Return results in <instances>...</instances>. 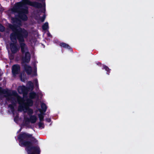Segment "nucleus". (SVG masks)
Instances as JSON below:
<instances>
[{
  "label": "nucleus",
  "mask_w": 154,
  "mask_h": 154,
  "mask_svg": "<svg viewBox=\"0 0 154 154\" xmlns=\"http://www.w3.org/2000/svg\"><path fill=\"white\" fill-rule=\"evenodd\" d=\"M19 145L21 147H25L28 154H40L41 150L37 145L38 141L32 134L22 132L17 136Z\"/></svg>",
  "instance_id": "obj_1"
},
{
  "label": "nucleus",
  "mask_w": 154,
  "mask_h": 154,
  "mask_svg": "<svg viewBox=\"0 0 154 154\" xmlns=\"http://www.w3.org/2000/svg\"><path fill=\"white\" fill-rule=\"evenodd\" d=\"M24 68L27 75L31 74L32 72V68L30 66L26 64L24 65Z\"/></svg>",
  "instance_id": "obj_10"
},
{
  "label": "nucleus",
  "mask_w": 154,
  "mask_h": 154,
  "mask_svg": "<svg viewBox=\"0 0 154 154\" xmlns=\"http://www.w3.org/2000/svg\"><path fill=\"white\" fill-rule=\"evenodd\" d=\"M21 130H22V128H20L19 130V131H18V132H20V131H21Z\"/></svg>",
  "instance_id": "obj_36"
},
{
  "label": "nucleus",
  "mask_w": 154,
  "mask_h": 154,
  "mask_svg": "<svg viewBox=\"0 0 154 154\" xmlns=\"http://www.w3.org/2000/svg\"><path fill=\"white\" fill-rule=\"evenodd\" d=\"M24 56L22 57V63H29L30 60L31 55L29 51H26L25 53Z\"/></svg>",
  "instance_id": "obj_7"
},
{
  "label": "nucleus",
  "mask_w": 154,
  "mask_h": 154,
  "mask_svg": "<svg viewBox=\"0 0 154 154\" xmlns=\"http://www.w3.org/2000/svg\"><path fill=\"white\" fill-rule=\"evenodd\" d=\"M37 96V94L35 92L33 91L29 93V98L32 100L35 98Z\"/></svg>",
  "instance_id": "obj_15"
},
{
  "label": "nucleus",
  "mask_w": 154,
  "mask_h": 154,
  "mask_svg": "<svg viewBox=\"0 0 154 154\" xmlns=\"http://www.w3.org/2000/svg\"><path fill=\"white\" fill-rule=\"evenodd\" d=\"M28 111V113L29 115L30 116L32 115L33 113V110L30 108H29V107L27 108V109H26Z\"/></svg>",
  "instance_id": "obj_22"
},
{
  "label": "nucleus",
  "mask_w": 154,
  "mask_h": 154,
  "mask_svg": "<svg viewBox=\"0 0 154 154\" xmlns=\"http://www.w3.org/2000/svg\"><path fill=\"white\" fill-rule=\"evenodd\" d=\"M37 119V118L35 116L31 115L29 118H27L25 119V124L26 125H28L30 122L31 123H35L36 122Z\"/></svg>",
  "instance_id": "obj_9"
},
{
  "label": "nucleus",
  "mask_w": 154,
  "mask_h": 154,
  "mask_svg": "<svg viewBox=\"0 0 154 154\" xmlns=\"http://www.w3.org/2000/svg\"><path fill=\"white\" fill-rule=\"evenodd\" d=\"M48 36L50 37H52V35L50 33H48Z\"/></svg>",
  "instance_id": "obj_33"
},
{
  "label": "nucleus",
  "mask_w": 154,
  "mask_h": 154,
  "mask_svg": "<svg viewBox=\"0 0 154 154\" xmlns=\"http://www.w3.org/2000/svg\"><path fill=\"white\" fill-rule=\"evenodd\" d=\"M44 6H45V3H44Z\"/></svg>",
  "instance_id": "obj_38"
},
{
  "label": "nucleus",
  "mask_w": 154,
  "mask_h": 154,
  "mask_svg": "<svg viewBox=\"0 0 154 154\" xmlns=\"http://www.w3.org/2000/svg\"><path fill=\"white\" fill-rule=\"evenodd\" d=\"M41 107L42 109V111L45 112L47 109V107L46 105L44 103H42L41 105Z\"/></svg>",
  "instance_id": "obj_17"
},
{
  "label": "nucleus",
  "mask_w": 154,
  "mask_h": 154,
  "mask_svg": "<svg viewBox=\"0 0 154 154\" xmlns=\"http://www.w3.org/2000/svg\"><path fill=\"white\" fill-rule=\"evenodd\" d=\"M46 121L48 122H51V119L50 118H46L45 119Z\"/></svg>",
  "instance_id": "obj_30"
},
{
  "label": "nucleus",
  "mask_w": 154,
  "mask_h": 154,
  "mask_svg": "<svg viewBox=\"0 0 154 154\" xmlns=\"http://www.w3.org/2000/svg\"><path fill=\"white\" fill-rule=\"evenodd\" d=\"M27 14H18V17L21 20L23 21H26L28 19V17L26 15Z\"/></svg>",
  "instance_id": "obj_12"
},
{
  "label": "nucleus",
  "mask_w": 154,
  "mask_h": 154,
  "mask_svg": "<svg viewBox=\"0 0 154 154\" xmlns=\"http://www.w3.org/2000/svg\"><path fill=\"white\" fill-rule=\"evenodd\" d=\"M0 93L6 94L8 96L13 95V96H16L17 95V93L16 91H12V93H11L8 90L3 89L1 87H0Z\"/></svg>",
  "instance_id": "obj_8"
},
{
  "label": "nucleus",
  "mask_w": 154,
  "mask_h": 154,
  "mask_svg": "<svg viewBox=\"0 0 154 154\" xmlns=\"http://www.w3.org/2000/svg\"><path fill=\"white\" fill-rule=\"evenodd\" d=\"M42 29L44 30H46L48 28V22L45 23L42 26Z\"/></svg>",
  "instance_id": "obj_18"
},
{
  "label": "nucleus",
  "mask_w": 154,
  "mask_h": 154,
  "mask_svg": "<svg viewBox=\"0 0 154 154\" xmlns=\"http://www.w3.org/2000/svg\"><path fill=\"white\" fill-rule=\"evenodd\" d=\"M20 89L22 93L23 94H27L28 91V89L27 87L23 85L21 87Z\"/></svg>",
  "instance_id": "obj_13"
},
{
  "label": "nucleus",
  "mask_w": 154,
  "mask_h": 154,
  "mask_svg": "<svg viewBox=\"0 0 154 154\" xmlns=\"http://www.w3.org/2000/svg\"><path fill=\"white\" fill-rule=\"evenodd\" d=\"M28 32L24 28H21L20 34L18 37V40L19 43L21 51L22 54H24L26 51H28V49L24 42L25 38H27Z\"/></svg>",
  "instance_id": "obj_4"
},
{
  "label": "nucleus",
  "mask_w": 154,
  "mask_h": 154,
  "mask_svg": "<svg viewBox=\"0 0 154 154\" xmlns=\"http://www.w3.org/2000/svg\"><path fill=\"white\" fill-rule=\"evenodd\" d=\"M18 117V116H15L14 118V121L15 122L17 121Z\"/></svg>",
  "instance_id": "obj_31"
},
{
  "label": "nucleus",
  "mask_w": 154,
  "mask_h": 154,
  "mask_svg": "<svg viewBox=\"0 0 154 154\" xmlns=\"http://www.w3.org/2000/svg\"><path fill=\"white\" fill-rule=\"evenodd\" d=\"M20 78L21 81H22L23 82H24V79H22V75L20 76Z\"/></svg>",
  "instance_id": "obj_34"
},
{
  "label": "nucleus",
  "mask_w": 154,
  "mask_h": 154,
  "mask_svg": "<svg viewBox=\"0 0 154 154\" xmlns=\"http://www.w3.org/2000/svg\"><path fill=\"white\" fill-rule=\"evenodd\" d=\"M38 125L39 128L42 127L43 128H44V123L42 122H40L38 123Z\"/></svg>",
  "instance_id": "obj_25"
},
{
  "label": "nucleus",
  "mask_w": 154,
  "mask_h": 154,
  "mask_svg": "<svg viewBox=\"0 0 154 154\" xmlns=\"http://www.w3.org/2000/svg\"><path fill=\"white\" fill-rule=\"evenodd\" d=\"M39 1H42V2H43V1H44V0H39Z\"/></svg>",
  "instance_id": "obj_37"
},
{
  "label": "nucleus",
  "mask_w": 154,
  "mask_h": 154,
  "mask_svg": "<svg viewBox=\"0 0 154 154\" xmlns=\"http://www.w3.org/2000/svg\"><path fill=\"white\" fill-rule=\"evenodd\" d=\"M10 99L11 103L13 105H15L16 103V98L14 97H11Z\"/></svg>",
  "instance_id": "obj_21"
},
{
  "label": "nucleus",
  "mask_w": 154,
  "mask_h": 154,
  "mask_svg": "<svg viewBox=\"0 0 154 154\" xmlns=\"http://www.w3.org/2000/svg\"><path fill=\"white\" fill-rule=\"evenodd\" d=\"M20 70V66L18 64H15L13 65L12 67V73L13 76H16L19 74Z\"/></svg>",
  "instance_id": "obj_6"
},
{
  "label": "nucleus",
  "mask_w": 154,
  "mask_h": 154,
  "mask_svg": "<svg viewBox=\"0 0 154 154\" xmlns=\"http://www.w3.org/2000/svg\"><path fill=\"white\" fill-rule=\"evenodd\" d=\"M39 110L40 112V113L38 114V117L39 118L40 122H42L44 120V116L45 114L44 113H42V110L40 109H39Z\"/></svg>",
  "instance_id": "obj_14"
},
{
  "label": "nucleus",
  "mask_w": 154,
  "mask_h": 154,
  "mask_svg": "<svg viewBox=\"0 0 154 154\" xmlns=\"http://www.w3.org/2000/svg\"><path fill=\"white\" fill-rule=\"evenodd\" d=\"M28 84H29V86L28 88V89H31V90H32L33 89L34 86L32 82L29 81L28 82Z\"/></svg>",
  "instance_id": "obj_20"
},
{
  "label": "nucleus",
  "mask_w": 154,
  "mask_h": 154,
  "mask_svg": "<svg viewBox=\"0 0 154 154\" xmlns=\"http://www.w3.org/2000/svg\"><path fill=\"white\" fill-rule=\"evenodd\" d=\"M14 105L10 104L8 105V107L10 108L12 112H13L14 111V108L13 106Z\"/></svg>",
  "instance_id": "obj_23"
},
{
  "label": "nucleus",
  "mask_w": 154,
  "mask_h": 154,
  "mask_svg": "<svg viewBox=\"0 0 154 154\" xmlns=\"http://www.w3.org/2000/svg\"><path fill=\"white\" fill-rule=\"evenodd\" d=\"M36 71V69L33 72V75L35 76H36L37 75Z\"/></svg>",
  "instance_id": "obj_32"
},
{
  "label": "nucleus",
  "mask_w": 154,
  "mask_h": 154,
  "mask_svg": "<svg viewBox=\"0 0 154 154\" xmlns=\"http://www.w3.org/2000/svg\"><path fill=\"white\" fill-rule=\"evenodd\" d=\"M34 82H35V86L37 88H38V81L37 79H35L34 80Z\"/></svg>",
  "instance_id": "obj_26"
},
{
  "label": "nucleus",
  "mask_w": 154,
  "mask_h": 154,
  "mask_svg": "<svg viewBox=\"0 0 154 154\" xmlns=\"http://www.w3.org/2000/svg\"><path fill=\"white\" fill-rule=\"evenodd\" d=\"M59 45L60 46L64 48H67L70 51H72V48L68 44L64 42H61L59 44Z\"/></svg>",
  "instance_id": "obj_11"
},
{
  "label": "nucleus",
  "mask_w": 154,
  "mask_h": 154,
  "mask_svg": "<svg viewBox=\"0 0 154 154\" xmlns=\"http://www.w3.org/2000/svg\"><path fill=\"white\" fill-rule=\"evenodd\" d=\"M45 8H44V11H43L42 10L41 11V12H43V13H45Z\"/></svg>",
  "instance_id": "obj_35"
},
{
  "label": "nucleus",
  "mask_w": 154,
  "mask_h": 154,
  "mask_svg": "<svg viewBox=\"0 0 154 154\" xmlns=\"http://www.w3.org/2000/svg\"><path fill=\"white\" fill-rule=\"evenodd\" d=\"M27 5L37 8H41L42 7L41 3L37 2H31L29 0H22L21 2L15 4L12 11L18 14H28V8Z\"/></svg>",
  "instance_id": "obj_2"
},
{
  "label": "nucleus",
  "mask_w": 154,
  "mask_h": 154,
  "mask_svg": "<svg viewBox=\"0 0 154 154\" xmlns=\"http://www.w3.org/2000/svg\"><path fill=\"white\" fill-rule=\"evenodd\" d=\"M96 64L97 65H98V66H102V64L101 63H100V62H99V61L96 62Z\"/></svg>",
  "instance_id": "obj_29"
},
{
  "label": "nucleus",
  "mask_w": 154,
  "mask_h": 154,
  "mask_svg": "<svg viewBox=\"0 0 154 154\" xmlns=\"http://www.w3.org/2000/svg\"><path fill=\"white\" fill-rule=\"evenodd\" d=\"M17 99L18 102L20 104L18 106V109L19 111H22L24 110V109H27L29 106H32L33 104V100L29 98H27L26 99V102H24V99L18 95L17 94Z\"/></svg>",
  "instance_id": "obj_5"
},
{
  "label": "nucleus",
  "mask_w": 154,
  "mask_h": 154,
  "mask_svg": "<svg viewBox=\"0 0 154 154\" xmlns=\"http://www.w3.org/2000/svg\"><path fill=\"white\" fill-rule=\"evenodd\" d=\"M12 20L13 22L16 23H18V24H20L21 21L19 19L17 18H12Z\"/></svg>",
  "instance_id": "obj_19"
},
{
  "label": "nucleus",
  "mask_w": 154,
  "mask_h": 154,
  "mask_svg": "<svg viewBox=\"0 0 154 154\" xmlns=\"http://www.w3.org/2000/svg\"><path fill=\"white\" fill-rule=\"evenodd\" d=\"M17 26L16 24H10L9 28L12 30L13 32L10 35V39L13 43L10 44L11 50L12 54L16 53L20 49L19 47L17 46V39L20 34L21 28H17Z\"/></svg>",
  "instance_id": "obj_3"
},
{
  "label": "nucleus",
  "mask_w": 154,
  "mask_h": 154,
  "mask_svg": "<svg viewBox=\"0 0 154 154\" xmlns=\"http://www.w3.org/2000/svg\"><path fill=\"white\" fill-rule=\"evenodd\" d=\"M45 14H44L42 17H41L40 18V20H41V21L42 22H43L45 20Z\"/></svg>",
  "instance_id": "obj_27"
},
{
  "label": "nucleus",
  "mask_w": 154,
  "mask_h": 154,
  "mask_svg": "<svg viewBox=\"0 0 154 154\" xmlns=\"http://www.w3.org/2000/svg\"><path fill=\"white\" fill-rule=\"evenodd\" d=\"M103 67L102 69H105L106 71V74L109 75L111 69L108 66L104 65H103Z\"/></svg>",
  "instance_id": "obj_16"
},
{
  "label": "nucleus",
  "mask_w": 154,
  "mask_h": 154,
  "mask_svg": "<svg viewBox=\"0 0 154 154\" xmlns=\"http://www.w3.org/2000/svg\"><path fill=\"white\" fill-rule=\"evenodd\" d=\"M5 30V27L2 24L0 23V31L2 32H4Z\"/></svg>",
  "instance_id": "obj_24"
},
{
  "label": "nucleus",
  "mask_w": 154,
  "mask_h": 154,
  "mask_svg": "<svg viewBox=\"0 0 154 154\" xmlns=\"http://www.w3.org/2000/svg\"><path fill=\"white\" fill-rule=\"evenodd\" d=\"M7 95L5 96V97H7L6 99L7 100H10V97L11 95V96H8L7 94H6Z\"/></svg>",
  "instance_id": "obj_28"
}]
</instances>
